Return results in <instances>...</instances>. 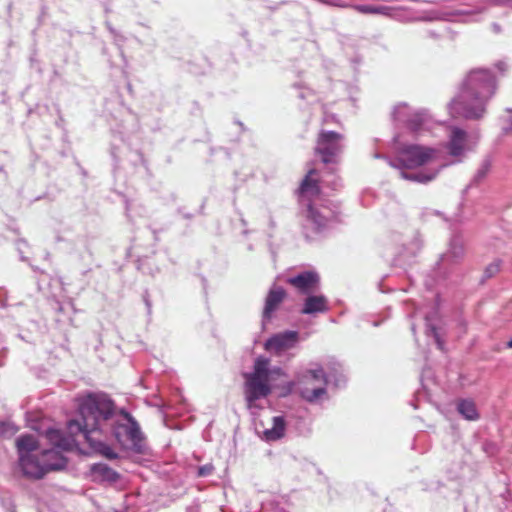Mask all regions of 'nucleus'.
Returning a JSON list of instances; mask_svg holds the SVG:
<instances>
[{
  "label": "nucleus",
  "instance_id": "9b49d317",
  "mask_svg": "<svg viewBox=\"0 0 512 512\" xmlns=\"http://www.w3.org/2000/svg\"><path fill=\"white\" fill-rule=\"evenodd\" d=\"M287 283L294 287L299 293L310 295L318 289L320 277L317 272L309 270L288 278Z\"/></svg>",
  "mask_w": 512,
  "mask_h": 512
},
{
  "label": "nucleus",
  "instance_id": "f3484780",
  "mask_svg": "<svg viewBox=\"0 0 512 512\" xmlns=\"http://www.w3.org/2000/svg\"><path fill=\"white\" fill-rule=\"evenodd\" d=\"M328 310L327 299L323 295L308 296L301 310L302 314H313Z\"/></svg>",
  "mask_w": 512,
  "mask_h": 512
},
{
  "label": "nucleus",
  "instance_id": "6e6552de",
  "mask_svg": "<svg viewBox=\"0 0 512 512\" xmlns=\"http://www.w3.org/2000/svg\"><path fill=\"white\" fill-rule=\"evenodd\" d=\"M299 205L308 204L311 202H321L322 189L320 186L319 173L316 169H310L296 190Z\"/></svg>",
  "mask_w": 512,
  "mask_h": 512
},
{
  "label": "nucleus",
  "instance_id": "1a4fd4ad",
  "mask_svg": "<svg viewBox=\"0 0 512 512\" xmlns=\"http://www.w3.org/2000/svg\"><path fill=\"white\" fill-rule=\"evenodd\" d=\"M343 136L334 131H321L317 137L315 153L320 155L325 164L333 163L335 156L340 153V141Z\"/></svg>",
  "mask_w": 512,
  "mask_h": 512
},
{
  "label": "nucleus",
  "instance_id": "f257e3e1",
  "mask_svg": "<svg viewBox=\"0 0 512 512\" xmlns=\"http://www.w3.org/2000/svg\"><path fill=\"white\" fill-rule=\"evenodd\" d=\"M496 89V77L491 71L481 68L471 70L450 104V115L470 120L481 119Z\"/></svg>",
  "mask_w": 512,
  "mask_h": 512
},
{
  "label": "nucleus",
  "instance_id": "cd10ccee",
  "mask_svg": "<svg viewBox=\"0 0 512 512\" xmlns=\"http://www.w3.org/2000/svg\"><path fill=\"white\" fill-rule=\"evenodd\" d=\"M434 337L440 350H444V342L440 340L436 331H434Z\"/></svg>",
  "mask_w": 512,
  "mask_h": 512
},
{
  "label": "nucleus",
  "instance_id": "f8f14e48",
  "mask_svg": "<svg viewBox=\"0 0 512 512\" xmlns=\"http://www.w3.org/2000/svg\"><path fill=\"white\" fill-rule=\"evenodd\" d=\"M298 341V333L286 331L269 338L265 343V349L276 354L291 349Z\"/></svg>",
  "mask_w": 512,
  "mask_h": 512
},
{
  "label": "nucleus",
  "instance_id": "6ab92c4d",
  "mask_svg": "<svg viewBox=\"0 0 512 512\" xmlns=\"http://www.w3.org/2000/svg\"><path fill=\"white\" fill-rule=\"evenodd\" d=\"M466 254L465 240L461 234L453 235L450 240V263L461 261Z\"/></svg>",
  "mask_w": 512,
  "mask_h": 512
},
{
  "label": "nucleus",
  "instance_id": "20e7f679",
  "mask_svg": "<svg viewBox=\"0 0 512 512\" xmlns=\"http://www.w3.org/2000/svg\"><path fill=\"white\" fill-rule=\"evenodd\" d=\"M66 458L56 449L44 450L40 455L32 454L19 458V465L24 476L41 479L48 472L64 469Z\"/></svg>",
  "mask_w": 512,
  "mask_h": 512
},
{
  "label": "nucleus",
  "instance_id": "c85d7f7f",
  "mask_svg": "<svg viewBox=\"0 0 512 512\" xmlns=\"http://www.w3.org/2000/svg\"><path fill=\"white\" fill-rule=\"evenodd\" d=\"M411 125H412L413 130H417V128L421 125V123L420 122H415V123L411 122Z\"/></svg>",
  "mask_w": 512,
  "mask_h": 512
},
{
  "label": "nucleus",
  "instance_id": "4468645a",
  "mask_svg": "<svg viewBox=\"0 0 512 512\" xmlns=\"http://www.w3.org/2000/svg\"><path fill=\"white\" fill-rule=\"evenodd\" d=\"M286 297L287 293L282 287L275 286L271 288L265 299V306L262 314L263 318L270 320L273 313L279 308Z\"/></svg>",
  "mask_w": 512,
  "mask_h": 512
},
{
  "label": "nucleus",
  "instance_id": "393cba45",
  "mask_svg": "<svg viewBox=\"0 0 512 512\" xmlns=\"http://www.w3.org/2000/svg\"><path fill=\"white\" fill-rule=\"evenodd\" d=\"M385 7H375L370 5H358L355 6V10L364 13V14H376L381 13L383 10H385Z\"/></svg>",
  "mask_w": 512,
  "mask_h": 512
},
{
  "label": "nucleus",
  "instance_id": "9d476101",
  "mask_svg": "<svg viewBox=\"0 0 512 512\" xmlns=\"http://www.w3.org/2000/svg\"><path fill=\"white\" fill-rule=\"evenodd\" d=\"M244 378V394L248 408H251L255 401L265 398L271 393L269 379L256 377L246 373L244 374Z\"/></svg>",
  "mask_w": 512,
  "mask_h": 512
},
{
  "label": "nucleus",
  "instance_id": "2f4dec72",
  "mask_svg": "<svg viewBox=\"0 0 512 512\" xmlns=\"http://www.w3.org/2000/svg\"><path fill=\"white\" fill-rule=\"evenodd\" d=\"M275 371H276L277 373H279V374L281 373V369H277V370H275Z\"/></svg>",
  "mask_w": 512,
  "mask_h": 512
},
{
  "label": "nucleus",
  "instance_id": "a878e982",
  "mask_svg": "<svg viewBox=\"0 0 512 512\" xmlns=\"http://www.w3.org/2000/svg\"><path fill=\"white\" fill-rule=\"evenodd\" d=\"M402 176L405 179L413 180V181H418V182H428V181H430L433 178L432 176H427V175H424L422 173H419V174H408V173L403 172Z\"/></svg>",
  "mask_w": 512,
  "mask_h": 512
},
{
  "label": "nucleus",
  "instance_id": "bb28decb",
  "mask_svg": "<svg viewBox=\"0 0 512 512\" xmlns=\"http://www.w3.org/2000/svg\"><path fill=\"white\" fill-rule=\"evenodd\" d=\"M214 470V467L212 464H206L203 466H200L197 471L198 477H206L208 475H211Z\"/></svg>",
  "mask_w": 512,
  "mask_h": 512
},
{
  "label": "nucleus",
  "instance_id": "412c9836",
  "mask_svg": "<svg viewBox=\"0 0 512 512\" xmlns=\"http://www.w3.org/2000/svg\"><path fill=\"white\" fill-rule=\"evenodd\" d=\"M92 472L95 475L100 476L103 480L109 482H114L119 478V475L115 470L110 468L108 465L102 463L93 465Z\"/></svg>",
  "mask_w": 512,
  "mask_h": 512
},
{
  "label": "nucleus",
  "instance_id": "dca6fc26",
  "mask_svg": "<svg viewBox=\"0 0 512 512\" xmlns=\"http://www.w3.org/2000/svg\"><path fill=\"white\" fill-rule=\"evenodd\" d=\"M457 412L468 421H476L479 419L480 414L477 410L476 404L471 399H458L455 402Z\"/></svg>",
  "mask_w": 512,
  "mask_h": 512
},
{
  "label": "nucleus",
  "instance_id": "c756f323",
  "mask_svg": "<svg viewBox=\"0 0 512 512\" xmlns=\"http://www.w3.org/2000/svg\"><path fill=\"white\" fill-rule=\"evenodd\" d=\"M507 348L512 349V338L506 344Z\"/></svg>",
  "mask_w": 512,
  "mask_h": 512
},
{
  "label": "nucleus",
  "instance_id": "b1692460",
  "mask_svg": "<svg viewBox=\"0 0 512 512\" xmlns=\"http://www.w3.org/2000/svg\"><path fill=\"white\" fill-rule=\"evenodd\" d=\"M17 428L6 422L0 423V437H10L13 436L17 432Z\"/></svg>",
  "mask_w": 512,
  "mask_h": 512
},
{
  "label": "nucleus",
  "instance_id": "423d86ee",
  "mask_svg": "<svg viewBox=\"0 0 512 512\" xmlns=\"http://www.w3.org/2000/svg\"><path fill=\"white\" fill-rule=\"evenodd\" d=\"M298 383L301 386L302 398L309 402L317 400L326 393L327 377L321 367L307 370L299 377Z\"/></svg>",
  "mask_w": 512,
  "mask_h": 512
},
{
  "label": "nucleus",
  "instance_id": "5701e85b",
  "mask_svg": "<svg viewBox=\"0 0 512 512\" xmlns=\"http://www.w3.org/2000/svg\"><path fill=\"white\" fill-rule=\"evenodd\" d=\"M500 269H501V261L500 260H495V261L489 263L484 269V278L490 279V278L494 277L495 275H497L500 272Z\"/></svg>",
  "mask_w": 512,
  "mask_h": 512
},
{
  "label": "nucleus",
  "instance_id": "2eb2a0df",
  "mask_svg": "<svg viewBox=\"0 0 512 512\" xmlns=\"http://www.w3.org/2000/svg\"><path fill=\"white\" fill-rule=\"evenodd\" d=\"M467 150V133L460 128H453L450 135V157L460 161Z\"/></svg>",
  "mask_w": 512,
  "mask_h": 512
},
{
  "label": "nucleus",
  "instance_id": "ddd939ff",
  "mask_svg": "<svg viewBox=\"0 0 512 512\" xmlns=\"http://www.w3.org/2000/svg\"><path fill=\"white\" fill-rule=\"evenodd\" d=\"M69 428V424L67 425ZM68 435H64L60 430L57 429H49L46 432L47 439L49 442L54 445L56 448L69 451L72 450L75 446V436L78 434H83V432H71L68 429Z\"/></svg>",
  "mask_w": 512,
  "mask_h": 512
},
{
  "label": "nucleus",
  "instance_id": "7ed1b4c3",
  "mask_svg": "<svg viewBox=\"0 0 512 512\" xmlns=\"http://www.w3.org/2000/svg\"><path fill=\"white\" fill-rule=\"evenodd\" d=\"M300 215L303 219L302 231L306 239H312L314 234L324 232L332 222L338 221V213L321 202H311L300 205Z\"/></svg>",
  "mask_w": 512,
  "mask_h": 512
},
{
  "label": "nucleus",
  "instance_id": "f03ea898",
  "mask_svg": "<svg viewBox=\"0 0 512 512\" xmlns=\"http://www.w3.org/2000/svg\"><path fill=\"white\" fill-rule=\"evenodd\" d=\"M80 420H70L69 429L73 432H83L90 446L107 459L118 457L117 453L100 437L103 424L114 413V404L105 395L88 394L79 400Z\"/></svg>",
  "mask_w": 512,
  "mask_h": 512
},
{
  "label": "nucleus",
  "instance_id": "0eeeda50",
  "mask_svg": "<svg viewBox=\"0 0 512 512\" xmlns=\"http://www.w3.org/2000/svg\"><path fill=\"white\" fill-rule=\"evenodd\" d=\"M435 150L421 145H401L397 148V160L404 168L414 169L435 158Z\"/></svg>",
  "mask_w": 512,
  "mask_h": 512
},
{
  "label": "nucleus",
  "instance_id": "a211bd4d",
  "mask_svg": "<svg viewBox=\"0 0 512 512\" xmlns=\"http://www.w3.org/2000/svg\"><path fill=\"white\" fill-rule=\"evenodd\" d=\"M38 447V441L33 435H21L16 440V448L19 454V458L22 456L32 455L33 452L38 449Z\"/></svg>",
  "mask_w": 512,
  "mask_h": 512
},
{
  "label": "nucleus",
  "instance_id": "39448f33",
  "mask_svg": "<svg viewBox=\"0 0 512 512\" xmlns=\"http://www.w3.org/2000/svg\"><path fill=\"white\" fill-rule=\"evenodd\" d=\"M122 420L112 424V431L117 442L124 448L140 452L143 446V434L136 420L128 412H120Z\"/></svg>",
  "mask_w": 512,
  "mask_h": 512
},
{
  "label": "nucleus",
  "instance_id": "7c9ffc66",
  "mask_svg": "<svg viewBox=\"0 0 512 512\" xmlns=\"http://www.w3.org/2000/svg\"><path fill=\"white\" fill-rule=\"evenodd\" d=\"M48 461L49 462H55V459L54 458H48Z\"/></svg>",
  "mask_w": 512,
  "mask_h": 512
},
{
  "label": "nucleus",
  "instance_id": "aec40b11",
  "mask_svg": "<svg viewBox=\"0 0 512 512\" xmlns=\"http://www.w3.org/2000/svg\"><path fill=\"white\" fill-rule=\"evenodd\" d=\"M286 423L283 417L276 416L273 418V426L264 432V435L269 441H276L285 435Z\"/></svg>",
  "mask_w": 512,
  "mask_h": 512
},
{
  "label": "nucleus",
  "instance_id": "4be33fe9",
  "mask_svg": "<svg viewBox=\"0 0 512 512\" xmlns=\"http://www.w3.org/2000/svg\"><path fill=\"white\" fill-rule=\"evenodd\" d=\"M269 360L263 357H259L256 359L254 364V370L253 372L249 373L250 375L269 379Z\"/></svg>",
  "mask_w": 512,
  "mask_h": 512
}]
</instances>
